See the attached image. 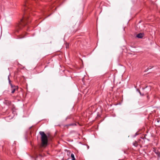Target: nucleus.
Listing matches in <instances>:
<instances>
[{"mask_svg": "<svg viewBox=\"0 0 160 160\" xmlns=\"http://www.w3.org/2000/svg\"><path fill=\"white\" fill-rule=\"evenodd\" d=\"M29 22V19H28V15L23 16V19H21V22L18 25V29H21L22 27H24Z\"/></svg>", "mask_w": 160, "mask_h": 160, "instance_id": "obj_1", "label": "nucleus"}, {"mask_svg": "<svg viewBox=\"0 0 160 160\" xmlns=\"http://www.w3.org/2000/svg\"><path fill=\"white\" fill-rule=\"evenodd\" d=\"M39 133L41 136V138L42 146H47L48 142V138L47 135L44 132L40 131Z\"/></svg>", "mask_w": 160, "mask_h": 160, "instance_id": "obj_2", "label": "nucleus"}, {"mask_svg": "<svg viewBox=\"0 0 160 160\" xmlns=\"http://www.w3.org/2000/svg\"><path fill=\"white\" fill-rule=\"evenodd\" d=\"M11 90H12V93H13L18 88L17 86H13V87H11Z\"/></svg>", "mask_w": 160, "mask_h": 160, "instance_id": "obj_3", "label": "nucleus"}, {"mask_svg": "<svg viewBox=\"0 0 160 160\" xmlns=\"http://www.w3.org/2000/svg\"><path fill=\"white\" fill-rule=\"evenodd\" d=\"M143 36V34L142 33H140L137 35V37L138 38H142Z\"/></svg>", "mask_w": 160, "mask_h": 160, "instance_id": "obj_4", "label": "nucleus"}, {"mask_svg": "<svg viewBox=\"0 0 160 160\" xmlns=\"http://www.w3.org/2000/svg\"><path fill=\"white\" fill-rule=\"evenodd\" d=\"M27 8V5L26 4L24 5V8L23 9V11L24 12V13H25L26 11V8Z\"/></svg>", "mask_w": 160, "mask_h": 160, "instance_id": "obj_5", "label": "nucleus"}, {"mask_svg": "<svg viewBox=\"0 0 160 160\" xmlns=\"http://www.w3.org/2000/svg\"><path fill=\"white\" fill-rule=\"evenodd\" d=\"M71 157L72 158V160H75V158L74 157V154H73V153H72L71 154Z\"/></svg>", "mask_w": 160, "mask_h": 160, "instance_id": "obj_6", "label": "nucleus"}, {"mask_svg": "<svg viewBox=\"0 0 160 160\" xmlns=\"http://www.w3.org/2000/svg\"><path fill=\"white\" fill-rule=\"evenodd\" d=\"M133 145L134 146L137 147L138 146V144L137 141H135L133 143Z\"/></svg>", "mask_w": 160, "mask_h": 160, "instance_id": "obj_7", "label": "nucleus"}, {"mask_svg": "<svg viewBox=\"0 0 160 160\" xmlns=\"http://www.w3.org/2000/svg\"><path fill=\"white\" fill-rule=\"evenodd\" d=\"M69 44L68 43H66V48H69Z\"/></svg>", "mask_w": 160, "mask_h": 160, "instance_id": "obj_8", "label": "nucleus"}, {"mask_svg": "<svg viewBox=\"0 0 160 160\" xmlns=\"http://www.w3.org/2000/svg\"><path fill=\"white\" fill-rule=\"evenodd\" d=\"M9 84L10 85L11 87H13V85L11 83V81H9Z\"/></svg>", "mask_w": 160, "mask_h": 160, "instance_id": "obj_9", "label": "nucleus"}, {"mask_svg": "<svg viewBox=\"0 0 160 160\" xmlns=\"http://www.w3.org/2000/svg\"><path fill=\"white\" fill-rule=\"evenodd\" d=\"M10 75V74L8 76V81H11L10 80V78H9V76Z\"/></svg>", "mask_w": 160, "mask_h": 160, "instance_id": "obj_10", "label": "nucleus"}, {"mask_svg": "<svg viewBox=\"0 0 160 160\" xmlns=\"http://www.w3.org/2000/svg\"><path fill=\"white\" fill-rule=\"evenodd\" d=\"M139 92V93H140V95L141 96H143V94H142L141 93V92L140 91Z\"/></svg>", "mask_w": 160, "mask_h": 160, "instance_id": "obj_11", "label": "nucleus"}, {"mask_svg": "<svg viewBox=\"0 0 160 160\" xmlns=\"http://www.w3.org/2000/svg\"><path fill=\"white\" fill-rule=\"evenodd\" d=\"M73 125V124H69L68 126H72Z\"/></svg>", "mask_w": 160, "mask_h": 160, "instance_id": "obj_12", "label": "nucleus"}, {"mask_svg": "<svg viewBox=\"0 0 160 160\" xmlns=\"http://www.w3.org/2000/svg\"><path fill=\"white\" fill-rule=\"evenodd\" d=\"M160 121V120H157V121L158 122H159Z\"/></svg>", "mask_w": 160, "mask_h": 160, "instance_id": "obj_13", "label": "nucleus"}]
</instances>
